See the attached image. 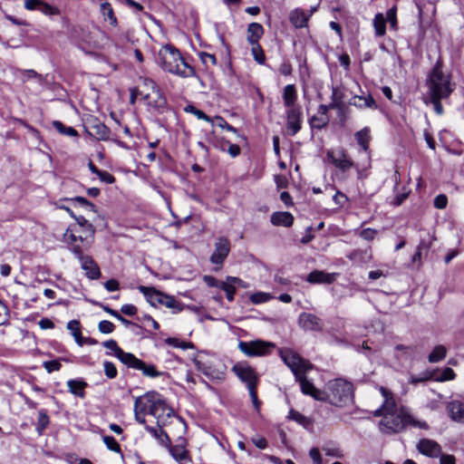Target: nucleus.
<instances>
[{
  "label": "nucleus",
  "instance_id": "f257e3e1",
  "mask_svg": "<svg viewBox=\"0 0 464 464\" xmlns=\"http://www.w3.org/2000/svg\"><path fill=\"white\" fill-rule=\"evenodd\" d=\"M75 226L70 225L63 233V241L68 244L70 251L79 259L85 276L91 280L99 279L102 273L98 264L92 256L83 255V251L91 247L92 240L82 235L75 236Z\"/></svg>",
  "mask_w": 464,
  "mask_h": 464
},
{
  "label": "nucleus",
  "instance_id": "f03ea898",
  "mask_svg": "<svg viewBox=\"0 0 464 464\" xmlns=\"http://www.w3.org/2000/svg\"><path fill=\"white\" fill-rule=\"evenodd\" d=\"M426 86L428 96L433 104L435 112L439 115L442 114L443 107L440 101L450 95L454 91L455 84L451 82L450 75L442 71L440 61H438L430 72Z\"/></svg>",
  "mask_w": 464,
  "mask_h": 464
},
{
  "label": "nucleus",
  "instance_id": "7ed1b4c3",
  "mask_svg": "<svg viewBox=\"0 0 464 464\" xmlns=\"http://www.w3.org/2000/svg\"><path fill=\"white\" fill-rule=\"evenodd\" d=\"M156 61L162 70L169 73L181 78L196 76L194 68L186 63L179 50L172 44H168L162 46Z\"/></svg>",
  "mask_w": 464,
  "mask_h": 464
},
{
  "label": "nucleus",
  "instance_id": "20e7f679",
  "mask_svg": "<svg viewBox=\"0 0 464 464\" xmlns=\"http://www.w3.org/2000/svg\"><path fill=\"white\" fill-rule=\"evenodd\" d=\"M407 426L421 430L429 429L426 421L416 420L404 408H401L399 412L384 414V418L380 421V430L387 434L401 432Z\"/></svg>",
  "mask_w": 464,
  "mask_h": 464
},
{
  "label": "nucleus",
  "instance_id": "39448f33",
  "mask_svg": "<svg viewBox=\"0 0 464 464\" xmlns=\"http://www.w3.org/2000/svg\"><path fill=\"white\" fill-rule=\"evenodd\" d=\"M327 392H324V401H328L336 407H344L353 402V385L352 382L342 379H334L327 384Z\"/></svg>",
  "mask_w": 464,
  "mask_h": 464
},
{
  "label": "nucleus",
  "instance_id": "423d86ee",
  "mask_svg": "<svg viewBox=\"0 0 464 464\" xmlns=\"http://www.w3.org/2000/svg\"><path fill=\"white\" fill-rule=\"evenodd\" d=\"M279 354L283 362L290 368L295 377H298L303 372H309L313 364L303 359L299 354L290 349H280Z\"/></svg>",
  "mask_w": 464,
  "mask_h": 464
},
{
  "label": "nucleus",
  "instance_id": "0eeeda50",
  "mask_svg": "<svg viewBox=\"0 0 464 464\" xmlns=\"http://www.w3.org/2000/svg\"><path fill=\"white\" fill-rule=\"evenodd\" d=\"M275 343L263 340H254L250 342L240 341L238 349L248 357L264 356L270 353Z\"/></svg>",
  "mask_w": 464,
  "mask_h": 464
},
{
  "label": "nucleus",
  "instance_id": "6e6552de",
  "mask_svg": "<svg viewBox=\"0 0 464 464\" xmlns=\"http://www.w3.org/2000/svg\"><path fill=\"white\" fill-rule=\"evenodd\" d=\"M150 414L158 420V423L164 421L165 418L174 415V411L168 406L160 395L155 392L150 403Z\"/></svg>",
  "mask_w": 464,
  "mask_h": 464
},
{
  "label": "nucleus",
  "instance_id": "1a4fd4ad",
  "mask_svg": "<svg viewBox=\"0 0 464 464\" xmlns=\"http://www.w3.org/2000/svg\"><path fill=\"white\" fill-rule=\"evenodd\" d=\"M155 396V392H149L143 396L137 397L134 401V416L135 420L140 423L145 424V415L150 414V403L152 398Z\"/></svg>",
  "mask_w": 464,
  "mask_h": 464
},
{
  "label": "nucleus",
  "instance_id": "9d476101",
  "mask_svg": "<svg viewBox=\"0 0 464 464\" xmlns=\"http://www.w3.org/2000/svg\"><path fill=\"white\" fill-rule=\"evenodd\" d=\"M232 370L238 379L246 384L248 390L256 387L258 375L251 366L237 363L233 366Z\"/></svg>",
  "mask_w": 464,
  "mask_h": 464
},
{
  "label": "nucleus",
  "instance_id": "9b49d317",
  "mask_svg": "<svg viewBox=\"0 0 464 464\" xmlns=\"http://www.w3.org/2000/svg\"><path fill=\"white\" fill-rule=\"evenodd\" d=\"M307 372H303L298 377H295L296 382H299L301 391L304 394L309 395L316 401H324V391L315 388L314 383L306 377Z\"/></svg>",
  "mask_w": 464,
  "mask_h": 464
},
{
  "label": "nucleus",
  "instance_id": "f8f14e48",
  "mask_svg": "<svg viewBox=\"0 0 464 464\" xmlns=\"http://www.w3.org/2000/svg\"><path fill=\"white\" fill-rule=\"evenodd\" d=\"M285 114L287 134L289 136H295L302 128V108L297 107L287 109Z\"/></svg>",
  "mask_w": 464,
  "mask_h": 464
},
{
  "label": "nucleus",
  "instance_id": "ddd939ff",
  "mask_svg": "<svg viewBox=\"0 0 464 464\" xmlns=\"http://www.w3.org/2000/svg\"><path fill=\"white\" fill-rule=\"evenodd\" d=\"M230 252V242L227 237H220L215 243V249L210 256V262L222 265Z\"/></svg>",
  "mask_w": 464,
  "mask_h": 464
},
{
  "label": "nucleus",
  "instance_id": "4468645a",
  "mask_svg": "<svg viewBox=\"0 0 464 464\" xmlns=\"http://www.w3.org/2000/svg\"><path fill=\"white\" fill-rule=\"evenodd\" d=\"M326 157L329 162H331L333 165H334V167L343 172L347 171L353 167V160L342 149L335 151H328Z\"/></svg>",
  "mask_w": 464,
  "mask_h": 464
},
{
  "label": "nucleus",
  "instance_id": "2eb2a0df",
  "mask_svg": "<svg viewBox=\"0 0 464 464\" xmlns=\"http://www.w3.org/2000/svg\"><path fill=\"white\" fill-rule=\"evenodd\" d=\"M298 324L304 331L320 332L324 328V323L320 317L305 312L299 314Z\"/></svg>",
  "mask_w": 464,
  "mask_h": 464
},
{
  "label": "nucleus",
  "instance_id": "dca6fc26",
  "mask_svg": "<svg viewBox=\"0 0 464 464\" xmlns=\"http://www.w3.org/2000/svg\"><path fill=\"white\" fill-rule=\"evenodd\" d=\"M125 365H127L130 368L140 370L145 376L150 378L160 377L162 374L155 368L154 365L146 364L143 361L137 358L134 354H131V356L128 360V363H126Z\"/></svg>",
  "mask_w": 464,
  "mask_h": 464
},
{
  "label": "nucleus",
  "instance_id": "f3484780",
  "mask_svg": "<svg viewBox=\"0 0 464 464\" xmlns=\"http://www.w3.org/2000/svg\"><path fill=\"white\" fill-rule=\"evenodd\" d=\"M417 450L421 454L430 458H437L441 454L440 445L430 439L420 440L417 444Z\"/></svg>",
  "mask_w": 464,
  "mask_h": 464
},
{
  "label": "nucleus",
  "instance_id": "a211bd4d",
  "mask_svg": "<svg viewBox=\"0 0 464 464\" xmlns=\"http://www.w3.org/2000/svg\"><path fill=\"white\" fill-rule=\"evenodd\" d=\"M311 14H307L304 10L295 8L289 14V20L291 24L297 29L307 26V23Z\"/></svg>",
  "mask_w": 464,
  "mask_h": 464
},
{
  "label": "nucleus",
  "instance_id": "6ab92c4d",
  "mask_svg": "<svg viewBox=\"0 0 464 464\" xmlns=\"http://www.w3.org/2000/svg\"><path fill=\"white\" fill-rule=\"evenodd\" d=\"M334 280V274H328L321 270H314L306 277V281L310 284H331Z\"/></svg>",
  "mask_w": 464,
  "mask_h": 464
},
{
  "label": "nucleus",
  "instance_id": "aec40b11",
  "mask_svg": "<svg viewBox=\"0 0 464 464\" xmlns=\"http://www.w3.org/2000/svg\"><path fill=\"white\" fill-rule=\"evenodd\" d=\"M91 134L97 140H107L110 139L111 130L99 120L95 119L90 125Z\"/></svg>",
  "mask_w": 464,
  "mask_h": 464
},
{
  "label": "nucleus",
  "instance_id": "412c9836",
  "mask_svg": "<svg viewBox=\"0 0 464 464\" xmlns=\"http://www.w3.org/2000/svg\"><path fill=\"white\" fill-rule=\"evenodd\" d=\"M379 390L384 399L382 407L385 411V414L397 412V405L392 392L382 386Z\"/></svg>",
  "mask_w": 464,
  "mask_h": 464
},
{
  "label": "nucleus",
  "instance_id": "4be33fe9",
  "mask_svg": "<svg viewBox=\"0 0 464 464\" xmlns=\"http://www.w3.org/2000/svg\"><path fill=\"white\" fill-rule=\"evenodd\" d=\"M283 101L287 109L301 107L296 104L297 92L294 84H288L284 88Z\"/></svg>",
  "mask_w": 464,
  "mask_h": 464
},
{
  "label": "nucleus",
  "instance_id": "5701e85b",
  "mask_svg": "<svg viewBox=\"0 0 464 464\" xmlns=\"http://www.w3.org/2000/svg\"><path fill=\"white\" fill-rule=\"evenodd\" d=\"M139 290L145 295L147 301L152 306H157L158 304H161V302H162L161 297L163 296V293L156 290L153 287H149V286H144V285L139 286Z\"/></svg>",
  "mask_w": 464,
  "mask_h": 464
},
{
  "label": "nucleus",
  "instance_id": "b1692460",
  "mask_svg": "<svg viewBox=\"0 0 464 464\" xmlns=\"http://www.w3.org/2000/svg\"><path fill=\"white\" fill-rule=\"evenodd\" d=\"M236 285L243 286V281L238 277L227 276L221 286V289L226 292L227 300L230 302L234 300Z\"/></svg>",
  "mask_w": 464,
  "mask_h": 464
},
{
  "label": "nucleus",
  "instance_id": "393cba45",
  "mask_svg": "<svg viewBox=\"0 0 464 464\" xmlns=\"http://www.w3.org/2000/svg\"><path fill=\"white\" fill-rule=\"evenodd\" d=\"M102 345L112 351L115 356L123 363H128V360L131 356L132 353L124 352L121 348L118 346V343L114 340H108L102 343Z\"/></svg>",
  "mask_w": 464,
  "mask_h": 464
},
{
  "label": "nucleus",
  "instance_id": "a878e982",
  "mask_svg": "<svg viewBox=\"0 0 464 464\" xmlns=\"http://www.w3.org/2000/svg\"><path fill=\"white\" fill-rule=\"evenodd\" d=\"M455 373L451 368H445L442 371L437 370L433 371L431 372L427 373L426 377L422 378L423 380H430L432 379L437 382H445L454 379Z\"/></svg>",
  "mask_w": 464,
  "mask_h": 464
},
{
  "label": "nucleus",
  "instance_id": "bb28decb",
  "mask_svg": "<svg viewBox=\"0 0 464 464\" xmlns=\"http://www.w3.org/2000/svg\"><path fill=\"white\" fill-rule=\"evenodd\" d=\"M270 220L274 226L289 227L293 225L294 217L289 212H275L271 215Z\"/></svg>",
  "mask_w": 464,
  "mask_h": 464
},
{
  "label": "nucleus",
  "instance_id": "cd10ccee",
  "mask_svg": "<svg viewBox=\"0 0 464 464\" xmlns=\"http://www.w3.org/2000/svg\"><path fill=\"white\" fill-rule=\"evenodd\" d=\"M75 221H76V224H72L73 226H75V227H82V232L85 234L84 237H87V238L89 240H92V242L93 241V237H94V235H95V227H93V225L92 223H90L84 217L82 216H78L76 218H75ZM79 232L78 231V228H76V232L75 234Z\"/></svg>",
  "mask_w": 464,
  "mask_h": 464
},
{
  "label": "nucleus",
  "instance_id": "c85d7f7f",
  "mask_svg": "<svg viewBox=\"0 0 464 464\" xmlns=\"http://www.w3.org/2000/svg\"><path fill=\"white\" fill-rule=\"evenodd\" d=\"M263 34L264 28L262 24L258 23H251L247 27L246 39L250 44H256Z\"/></svg>",
  "mask_w": 464,
  "mask_h": 464
},
{
  "label": "nucleus",
  "instance_id": "c756f323",
  "mask_svg": "<svg viewBox=\"0 0 464 464\" xmlns=\"http://www.w3.org/2000/svg\"><path fill=\"white\" fill-rule=\"evenodd\" d=\"M100 11L103 16L105 22H109L111 25L117 26L118 20L114 14L113 8L109 2H103L101 4Z\"/></svg>",
  "mask_w": 464,
  "mask_h": 464
},
{
  "label": "nucleus",
  "instance_id": "7c9ffc66",
  "mask_svg": "<svg viewBox=\"0 0 464 464\" xmlns=\"http://www.w3.org/2000/svg\"><path fill=\"white\" fill-rule=\"evenodd\" d=\"M350 104L356 106L358 108H371V109L377 108L376 102L371 95L354 96L351 100Z\"/></svg>",
  "mask_w": 464,
  "mask_h": 464
},
{
  "label": "nucleus",
  "instance_id": "2f4dec72",
  "mask_svg": "<svg viewBox=\"0 0 464 464\" xmlns=\"http://www.w3.org/2000/svg\"><path fill=\"white\" fill-rule=\"evenodd\" d=\"M67 387L71 393L83 398L85 395L84 389L87 387V383L82 380H69L67 382Z\"/></svg>",
  "mask_w": 464,
  "mask_h": 464
},
{
  "label": "nucleus",
  "instance_id": "473e14b6",
  "mask_svg": "<svg viewBox=\"0 0 464 464\" xmlns=\"http://www.w3.org/2000/svg\"><path fill=\"white\" fill-rule=\"evenodd\" d=\"M448 411L450 418L460 421L464 417V407L460 401H451L448 404Z\"/></svg>",
  "mask_w": 464,
  "mask_h": 464
},
{
  "label": "nucleus",
  "instance_id": "72a5a7b5",
  "mask_svg": "<svg viewBox=\"0 0 464 464\" xmlns=\"http://www.w3.org/2000/svg\"><path fill=\"white\" fill-rule=\"evenodd\" d=\"M332 102L329 103V107L332 110H337L341 112L344 108V103L343 102V93L338 90L337 87L332 88Z\"/></svg>",
  "mask_w": 464,
  "mask_h": 464
},
{
  "label": "nucleus",
  "instance_id": "f704fd0d",
  "mask_svg": "<svg viewBox=\"0 0 464 464\" xmlns=\"http://www.w3.org/2000/svg\"><path fill=\"white\" fill-rule=\"evenodd\" d=\"M145 430L150 432L154 438H156L160 444L167 446L170 442V439L167 432L161 428L156 429L146 425Z\"/></svg>",
  "mask_w": 464,
  "mask_h": 464
},
{
  "label": "nucleus",
  "instance_id": "c9c22d12",
  "mask_svg": "<svg viewBox=\"0 0 464 464\" xmlns=\"http://www.w3.org/2000/svg\"><path fill=\"white\" fill-rule=\"evenodd\" d=\"M357 143L362 147L364 151L369 150V141H370V130L365 127L361 130L357 131L354 135Z\"/></svg>",
  "mask_w": 464,
  "mask_h": 464
},
{
  "label": "nucleus",
  "instance_id": "e433bc0d",
  "mask_svg": "<svg viewBox=\"0 0 464 464\" xmlns=\"http://www.w3.org/2000/svg\"><path fill=\"white\" fill-rule=\"evenodd\" d=\"M68 330L71 331L76 343L79 346L83 345V337L82 336L81 324L77 320H72L67 324Z\"/></svg>",
  "mask_w": 464,
  "mask_h": 464
},
{
  "label": "nucleus",
  "instance_id": "4c0bfd02",
  "mask_svg": "<svg viewBox=\"0 0 464 464\" xmlns=\"http://www.w3.org/2000/svg\"><path fill=\"white\" fill-rule=\"evenodd\" d=\"M447 349L444 345H437L433 348L432 352L429 354L428 360L430 362H438L443 360L446 356Z\"/></svg>",
  "mask_w": 464,
  "mask_h": 464
},
{
  "label": "nucleus",
  "instance_id": "58836bf2",
  "mask_svg": "<svg viewBox=\"0 0 464 464\" xmlns=\"http://www.w3.org/2000/svg\"><path fill=\"white\" fill-rule=\"evenodd\" d=\"M53 126L59 133H61L63 135L69 136V137H78V132L74 128L66 127L60 121H53Z\"/></svg>",
  "mask_w": 464,
  "mask_h": 464
},
{
  "label": "nucleus",
  "instance_id": "ea45409f",
  "mask_svg": "<svg viewBox=\"0 0 464 464\" xmlns=\"http://www.w3.org/2000/svg\"><path fill=\"white\" fill-rule=\"evenodd\" d=\"M161 298V305L173 309L177 312H180L182 310V304L179 302H178L174 296L163 294V296Z\"/></svg>",
  "mask_w": 464,
  "mask_h": 464
},
{
  "label": "nucleus",
  "instance_id": "a19ab883",
  "mask_svg": "<svg viewBox=\"0 0 464 464\" xmlns=\"http://www.w3.org/2000/svg\"><path fill=\"white\" fill-rule=\"evenodd\" d=\"M49 417L46 414L44 410H41L38 412V420H37V426H36V431L39 435H42L44 430L47 428L49 425Z\"/></svg>",
  "mask_w": 464,
  "mask_h": 464
},
{
  "label": "nucleus",
  "instance_id": "79ce46f5",
  "mask_svg": "<svg viewBox=\"0 0 464 464\" xmlns=\"http://www.w3.org/2000/svg\"><path fill=\"white\" fill-rule=\"evenodd\" d=\"M171 456L178 461L187 459L188 453L183 446L176 445L169 448Z\"/></svg>",
  "mask_w": 464,
  "mask_h": 464
},
{
  "label": "nucleus",
  "instance_id": "37998d69",
  "mask_svg": "<svg viewBox=\"0 0 464 464\" xmlns=\"http://www.w3.org/2000/svg\"><path fill=\"white\" fill-rule=\"evenodd\" d=\"M165 342L167 344H169L170 346H173L176 348H181L182 350L191 349L194 347V344L192 343L183 342V341H180L179 339L174 338V337H169L166 339Z\"/></svg>",
  "mask_w": 464,
  "mask_h": 464
},
{
  "label": "nucleus",
  "instance_id": "c03bdc74",
  "mask_svg": "<svg viewBox=\"0 0 464 464\" xmlns=\"http://www.w3.org/2000/svg\"><path fill=\"white\" fill-rule=\"evenodd\" d=\"M185 111L188 112L193 113L198 119L204 120L210 123H214V121L212 120V118H210L203 111L198 110V108H196L193 105H188L185 108Z\"/></svg>",
  "mask_w": 464,
  "mask_h": 464
},
{
  "label": "nucleus",
  "instance_id": "a18cd8bd",
  "mask_svg": "<svg viewBox=\"0 0 464 464\" xmlns=\"http://www.w3.org/2000/svg\"><path fill=\"white\" fill-rule=\"evenodd\" d=\"M329 122L328 117L315 116L314 115L310 119L311 127L314 129L321 130L324 128Z\"/></svg>",
  "mask_w": 464,
  "mask_h": 464
},
{
  "label": "nucleus",
  "instance_id": "49530a36",
  "mask_svg": "<svg viewBox=\"0 0 464 464\" xmlns=\"http://www.w3.org/2000/svg\"><path fill=\"white\" fill-rule=\"evenodd\" d=\"M385 18L382 14H376L374 18V27L378 35H383L385 34Z\"/></svg>",
  "mask_w": 464,
  "mask_h": 464
},
{
  "label": "nucleus",
  "instance_id": "de8ad7c7",
  "mask_svg": "<svg viewBox=\"0 0 464 464\" xmlns=\"http://www.w3.org/2000/svg\"><path fill=\"white\" fill-rule=\"evenodd\" d=\"M193 362H194L196 368L199 372L204 373L206 376H213V373H212V371H211V367L209 365H208L206 362H204L202 360H200L199 358L196 357V358L193 359Z\"/></svg>",
  "mask_w": 464,
  "mask_h": 464
},
{
  "label": "nucleus",
  "instance_id": "09e8293b",
  "mask_svg": "<svg viewBox=\"0 0 464 464\" xmlns=\"http://www.w3.org/2000/svg\"><path fill=\"white\" fill-rule=\"evenodd\" d=\"M71 200L78 203L79 206L86 208L89 211H92L94 213L97 212V208H96L95 205L92 204L91 201H89L88 199H86L83 197H75V198H72Z\"/></svg>",
  "mask_w": 464,
  "mask_h": 464
},
{
  "label": "nucleus",
  "instance_id": "8fccbe9b",
  "mask_svg": "<svg viewBox=\"0 0 464 464\" xmlns=\"http://www.w3.org/2000/svg\"><path fill=\"white\" fill-rule=\"evenodd\" d=\"M214 123H211L213 126H218L221 129H225L228 131H232L234 133L237 132V130L234 128L232 125L228 124L226 120L220 116H216L214 119Z\"/></svg>",
  "mask_w": 464,
  "mask_h": 464
},
{
  "label": "nucleus",
  "instance_id": "3c124183",
  "mask_svg": "<svg viewBox=\"0 0 464 464\" xmlns=\"http://www.w3.org/2000/svg\"><path fill=\"white\" fill-rule=\"evenodd\" d=\"M252 45V54L254 56L255 61H256L258 63L263 64L266 60V55L264 53V51L262 50L259 44H251Z\"/></svg>",
  "mask_w": 464,
  "mask_h": 464
},
{
  "label": "nucleus",
  "instance_id": "603ef678",
  "mask_svg": "<svg viewBox=\"0 0 464 464\" xmlns=\"http://www.w3.org/2000/svg\"><path fill=\"white\" fill-rule=\"evenodd\" d=\"M102 440H103L104 444L110 450L114 451V452L121 451V447H120L119 443L116 441V440L112 436H109V435L103 436Z\"/></svg>",
  "mask_w": 464,
  "mask_h": 464
},
{
  "label": "nucleus",
  "instance_id": "864d4df0",
  "mask_svg": "<svg viewBox=\"0 0 464 464\" xmlns=\"http://www.w3.org/2000/svg\"><path fill=\"white\" fill-rule=\"evenodd\" d=\"M38 10L45 15H54L59 14V10L51 5L42 1Z\"/></svg>",
  "mask_w": 464,
  "mask_h": 464
},
{
  "label": "nucleus",
  "instance_id": "5fc2aeb1",
  "mask_svg": "<svg viewBox=\"0 0 464 464\" xmlns=\"http://www.w3.org/2000/svg\"><path fill=\"white\" fill-rule=\"evenodd\" d=\"M103 367H104V373L109 379H114L117 376L118 372H117L115 365L112 362H104Z\"/></svg>",
  "mask_w": 464,
  "mask_h": 464
},
{
  "label": "nucleus",
  "instance_id": "6e6d98bb",
  "mask_svg": "<svg viewBox=\"0 0 464 464\" xmlns=\"http://www.w3.org/2000/svg\"><path fill=\"white\" fill-rule=\"evenodd\" d=\"M98 329L102 334H111L114 331L115 325L110 321L103 320L99 323Z\"/></svg>",
  "mask_w": 464,
  "mask_h": 464
},
{
  "label": "nucleus",
  "instance_id": "4d7b16f0",
  "mask_svg": "<svg viewBox=\"0 0 464 464\" xmlns=\"http://www.w3.org/2000/svg\"><path fill=\"white\" fill-rule=\"evenodd\" d=\"M43 365L48 372L59 371L62 367V364L59 360L46 361L44 362Z\"/></svg>",
  "mask_w": 464,
  "mask_h": 464
},
{
  "label": "nucleus",
  "instance_id": "13d9d810",
  "mask_svg": "<svg viewBox=\"0 0 464 464\" xmlns=\"http://www.w3.org/2000/svg\"><path fill=\"white\" fill-rule=\"evenodd\" d=\"M9 319V309L8 307L0 301V325L6 324Z\"/></svg>",
  "mask_w": 464,
  "mask_h": 464
},
{
  "label": "nucleus",
  "instance_id": "bf43d9fd",
  "mask_svg": "<svg viewBox=\"0 0 464 464\" xmlns=\"http://www.w3.org/2000/svg\"><path fill=\"white\" fill-rule=\"evenodd\" d=\"M224 145H227V152L233 158L238 156L240 154V147L237 144L230 143L229 141H226ZM221 150H226L225 146H221Z\"/></svg>",
  "mask_w": 464,
  "mask_h": 464
},
{
  "label": "nucleus",
  "instance_id": "052dcab7",
  "mask_svg": "<svg viewBox=\"0 0 464 464\" xmlns=\"http://www.w3.org/2000/svg\"><path fill=\"white\" fill-rule=\"evenodd\" d=\"M199 56H200L201 62L207 66L208 64H211V65L217 64V58L214 54L208 53H201L199 54Z\"/></svg>",
  "mask_w": 464,
  "mask_h": 464
},
{
  "label": "nucleus",
  "instance_id": "680f3d73",
  "mask_svg": "<svg viewBox=\"0 0 464 464\" xmlns=\"http://www.w3.org/2000/svg\"><path fill=\"white\" fill-rule=\"evenodd\" d=\"M97 176L99 177L101 181L106 184H112L115 182L114 176L106 170H101Z\"/></svg>",
  "mask_w": 464,
  "mask_h": 464
},
{
  "label": "nucleus",
  "instance_id": "e2e57ef3",
  "mask_svg": "<svg viewBox=\"0 0 464 464\" xmlns=\"http://www.w3.org/2000/svg\"><path fill=\"white\" fill-rule=\"evenodd\" d=\"M204 282L208 286L217 287V288L221 289V286H222V285H223V283L225 281H219V280H218L217 278H215L214 276H204Z\"/></svg>",
  "mask_w": 464,
  "mask_h": 464
},
{
  "label": "nucleus",
  "instance_id": "0e129e2a",
  "mask_svg": "<svg viewBox=\"0 0 464 464\" xmlns=\"http://www.w3.org/2000/svg\"><path fill=\"white\" fill-rule=\"evenodd\" d=\"M376 234V230L368 227L361 231L360 237L367 241H372L375 237Z\"/></svg>",
  "mask_w": 464,
  "mask_h": 464
},
{
  "label": "nucleus",
  "instance_id": "69168bd1",
  "mask_svg": "<svg viewBox=\"0 0 464 464\" xmlns=\"http://www.w3.org/2000/svg\"><path fill=\"white\" fill-rule=\"evenodd\" d=\"M309 456L312 459L314 464H323L322 456L317 448H312L309 451Z\"/></svg>",
  "mask_w": 464,
  "mask_h": 464
},
{
  "label": "nucleus",
  "instance_id": "338daca9",
  "mask_svg": "<svg viewBox=\"0 0 464 464\" xmlns=\"http://www.w3.org/2000/svg\"><path fill=\"white\" fill-rule=\"evenodd\" d=\"M22 73L24 74L26 80L37 79L39 82H43V76L34 70H24L22 71Z\"/></svg>",
  "mask_w": 464,
  "mask_h": 464
},
{
  "label": "nucleus",
  "instance_id": "774afa93",
  "mask_svg": "<svg viewBox=\"0 0 464 464\" xmlns=\"http://www.w3.org/2000/svg\"><path fill=\"white\" fill-rule=\"evenodd\" d=\"M447 197L445 195H439L434 199V206L439 209H442L447 206Z\"/></svg>",
  "mask_w": 464,
  "mask_h": 464
}]
</instances>
